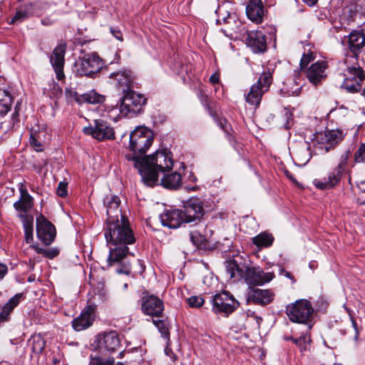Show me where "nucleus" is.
Masks as SVG:
<instances>
[{
  "mask_svg": "<svg viewBox=\"0 0 365 365\" xmlns=\"http://www.w3.org/2000/svg\"><path fill=\"white\" fill-rule=\"evenodd\" d=\"M311 341L310 335L308 334H303L297 339H293V342L299 347L300 352L304 354L309 350V343Z\"/></svg>",
  "mask_w": 365,
  "mask_h": 365,
  "instance_id": "37",
  "label": "nucleus"
},
{
  "mask_svg": "<svg viewBox=\"0 0 365 365\" xmlns=\"http://www.w3.org/2000/svg\"><path fill=\"white\" fill-rule=\"evenodd\" d=\"M199 237H200V235H198L197 234H195V233H190V240L192 242V243L195 245H198V240H196L197 238H198Z\"/></svg>",
  "mask_w": 365,
  "mask_h": 365,
  "instance_id": "56",
  "label": "nucleus"
},
{
  "mask_svg": "<svg viewBox=\"0 0 365 365\" xmlns=\"http://www.w3.org/2000/svg\"><path fill=\"white\" fill-rule=\"evenodd\" d=\"M8 272V267L6 264L0 262V280H1Z\"/></svg>",
  "mask_w": 365,
  "mask_h": 365,
  "instance_id": "53",
  "label": "nucleus"
},
{
  "mask_svg": "<svg viewBox=\"0 0 365 365\" xmlns=\"http://www.w3.org/2000/svg\"><path fill=\"white\" fill-rule=\"evenodd\" d=\"M284 339L285 340H292L293 341V339H295L290 336V337H285Z\"/></svg>",
  "mask_w": 365,
  "mask_h": 365,
  "instance_id": "64",
  "label": "nucleus"
},
{
  "mask_svg": "<svg viewBox=\"0 0 365 365\" xmlns=\"http://www.w3.org/2000/svg\"><path fill=\"white\" fill-rule=\"evenodd\" d=\"M274 241V237L272 234L266 232H261L252 238L253 243L258 247H270Z\"/></svg>",
  "mask_w": 365,
  "mask_h": 365,
  "instance_id": "33",
  "label": "nucleus"
},
{
  "mask_svg": "<svg viewBox=\"0 0 365 365\" xmlns=\"http://www.w3.org/2000/svg\"><path fill=\"white\" fill-rule=\"evenodd\" d=\"M346 311H347V312L349 314V316L350 317V320L351 322L352 327H353V328L354 329V331H355L354 340L357 341L358 339H359V329H358V327H357L356 322V320L354 319V318L353 317L352 312L350 309H346Z\"/></svg>",
  "mask_w": 365,
  "mask_h": 365,
  "instance_id": "49",
  "label": "nucleus"
},
{
  "mask_svg": "<svg viewBox=\"0 0 365 365\" xmlns=\"http://www.w3.org/2000/svg\"><path fill=\"white\" fill-rule=\"evenodd\" d=\"M272 83V73L269 69L264 70L259 78L256 84L260 86L261 88L266 91H268Z\"/></svg>",
  "mask_w": 365,
  "mask_h": 365,
  "instance_id": "35",
  "label": "nucleus"
},
{
  "mask_svg": "<svg viewBox=\"0 0 365 365\" xmlns=\"http://www.w3.org/2000/svg\"><path fill=\"white\" fill-rule=\"evenodd\" d=\"M142 309L147 315L160 317L163 311V302L155 296H150L143 301Z\"/></svg>",
  "mask_w": 365,
  "mask_h": 365,
  "instance_id": "22",
  "label": "nucleus"
},
{
  "mask_svg": "<svg viewBox=\"0 0 365 365\" xmlns=\"http://www.w3.org/2000/svg\"><path fill=\"white\" fill-rule=\"evenodd\" d=\"M284 116L285 122L283 123V126L288 129L290 128V120L292 119V113L287 108L284 109Z\"/></svg>",
  "mask_w": 365,
  "mask_h": 365,
  "instance_id": "51",
  "label": "nucleus"
},
{
  "mask_svg": "<svg viewBox=\"0 0 365 365\" xmlns=\"http://www.w3.org/2000/svg\"><path fill=\"white\" fill-rule=\"evenodd\" d=\"M38 238L46 245H49L56 237V228L42 214L36 217Z\"/></svg>",
  "mask_w": 365,
  "mask_h": 365,
  "instance_id": "11",
  "label": "nucleus"
},
{
  "mask_svg": "<svg viewBox=\"0 0 365 365\" xmlns=\"http://www.w3.org/2000/svg\"><path fill=\"white\" fill-rule=\"evenodd\" d=\"M57 195L61 197L67 195V183L60 182L57 187Z\"/></svg>",
  "mask_w": 365,
  "mask_h": 365,
  "instance_id": "50",
  "label": "nucleus"
},
{
  "mask_svg": "<svg viewBox=\"0 0 365 365\" xmlns=\"http://www.w3.org/2000/svg\"><path fill=\"white\" fill-rule=\"evenodd\" d=\"M226 272L230 280L233 282L244 279L251 286H261L269 282L274 277L272 272H265L259 267H248L240 259H233L226 262Z\"/></svg>",
  "mask_w": 365,
  "mask_h": 365,
  "instance_id": "3",
  "label": "nucleus"
},
{
  "mask_svg": "<svg viewBox=\"0 0 365 365\" xmlns=\"http://www.w3.org/2000/svg\"><path fill=\"white\" fill-rule=\"evenodd\" d=\"M354 161L356 163H365V143H362L355 152Z\"/></svg>",
  "mask_w": 365,
  "mask_h": 365,
  "instance_id": "44",
  "label": "nucleus"
},
{
  "mask_svg": "<svg viewBox=\"0 0 365 365\" xmlns=\"http://www.w3.org/2000/svg\"><path fill=\"white\" fill-rule=\"evenodd\" d=\"M41 21L43 25H49L51 24V22H48L46 19H42Z\"/></svg>",
  "mask_w": 365,
  "mask_h": 365,
  "instance_id": "63",
  "label": "nucleus"
},
{
  "mask_svg": "<svg viewBox=\"0 0 365 365\" xmlns=\"http://www.w3.org/2000/svg\"><path fill=\"white\" fill-rule=\"evenodd\" d=\"M227 4H222L219 6L217 10V14H218V19H217V23L221 24L222 22L229 24L232 21H235L236 19V15L235 12L227 11Z\"/></svg>",
  "mask_w": 365,
  "mask_h": 365,
  "instance_id": "32",
  "label": "nucleus"
},
{
  "mask_svg": "<svg viewBox=\"0 0 365 365\" xmlns=\"http://www.w3.org/2000/svg\"><path fill=\"white\" fill-rule=\"evenodd\" d=\"M19 217L23 222L24 231L33 230V217L31 215L19 213Z\"/></svg>",
  "mask_w": 365,
  "mask_h": 365,
  "instance_id": "42",
  "label": "nucleus"
},
{
  "mask_svg": "<svg viewBox=\"0 0 365 365\" xmlns=\"http://www.w3.org/2000/svg\"><path fill=\"white\" fill-rule=\"evenodd\" d=\"M350 52L357 53L365 45V37L361 32L352 31L349 36Z\"/></svg>",
  "mask_w": 365,
  "mask_h": 365,
  "instance_id": "30",
  "label": "nucleus"
},
{
  "mask_svg": "<svg viewBox=\"0 0 365 365\" xmlns=\"http://www.w3.org/2000/svg\"><path fill=\"white\" fill-rule=\"evenodd\" d=\"M66 53V46L59 44L53 51L50 58L51 63L54 69L58 80H63L65 77L63 73L64 56Z\"/></svg>",
  "mask_w": 365,
  "mask_h": 365,
  "instance_id": "17",
  "label": "nucleus"
},
{
  "mask_svg": "<svg viewBox=\"0 0 365 365\" xmlns=\"http://www.w3.org/2000/svg\"><path fill=\"white\" fill-rule=\"evenodd\" d=\"M104 235L109 247V255L107 258L108 266L120 264L116 269L118 274L128 275L131 272L130 264L125 262L128 252V245L135 242V237L130 229L128 221L125 217L120 220L112 221L107 223L105 227Z\"/></svg>",
  "mask_w": 365,
  "mask_h": 365,
  "instance_id": "1",
  "label": "nucleus"
},
{
  "mask_svg": "<svg viewBox=\"0 0 365 365\" xmlns=\"http://www.w3.org/2000/svg\"><path fill=\"white\" fill-rule=\"evenodd\" d=\"M82 98L83 101L92 104L102 103L104 101V96L97 93L94 91L83 94Z\"/></svg>",
  "mask_w": 365,
  "mask_h": 365,
  "instance_id": "38",
  "label": "nucleus"
},
{
  "mask_svg": "<svg viewBox=\"0 0 365 365\" xmlns=\"http://www.w3.org/2000/svg\"><path fill=\"white\" fill-rule=\"evenodd\" d=\"M31 247L36 250L37 253L42 254L43 256L49 259H53L59 254V251L56 248L43 249L34 245H32Z\"/></svg>",
  "mask_w": 365,
  "mask_h": 365,
  "instance_id": "40",
  "label": "nucleus"
},
{
  "mask_svg": "<svg viewBox=\"0 0 365 365\" xmlns=\"http://www.w3.org/2000/svg\"><path fill=\"white\" fill-rule=\"evenodd\" d=\"M89 365H115L113 358L103 359L100 357H91Z\"/></svg>",
  "mask_w": 365,
  "mask_h": 365,
  "instance_id": "43",
  "label": "nucleus"
},
{
  "mask_svg": "<svg viewBox=\"0 0 365 365\" xmlns=\"http://www.w3.org/2000/svg\"><path fill=\"white\" fill-rule=\"evenodd\" d=\"M349 157H350V151L349 150L345 151L341 155L339 165L336 168L338 169L339 171L343 172L345 169V167L347 164V160Z\"/></svg>",
  "mask_w": 365,
  "mask_h": 365,
  "instance_id": "46",
  "label": "nucleus"
},
{
  "mask_svg": "<svg viewBox=\"0 0 365 365\" xmlns=\"http://www.w3.org/2000/svg\"><path fill=\"white\" fill-rule=\"evenodd\" d=\"M153 141L150 130L139 127L130 134L128 148L133 153L127 155L138 156V154L145 153Z\"/></svg>",
  "mask_w": 365,
  "mask_h": 365,
  "instance_id": "7",
  "label": "nucleus"
},
{
  "mask_svg": "<svg viewBox=\"0 0 365 365\" xmlns=\"http://www.w3.org/2000/svg\"><path fill=\"white\" fill-rule=\"evenodd\" d=\"M187 301L189 306L192 308H199L202 306L205 302L203 298L200 296H192L189 297Z\"/></svg>",
  "mask_w": 365,
  "mask_h": 365,
  "instance_id": "45",
  "label": "nucleus"
},
{
  "mask_svg": "<svg viewBox=\"0 0 365 365\" xmlns=\"http://www.w3.org/2000/svg\"><path fill=\"white\" fill-rule=\"evenodd\" d=\"M128 160L133 162L141 176L142 181L148 186L153 187L158 180V173L170 171L173 166V156L167 150L157 151L144 158L125 155Z\"/></svg>",
  "mask_w": 365,
  "mask_h": 365,
  "instance_id": "2",
  "label": "nucleus"
},
{
  "mask_svg": "<svg viewBox=\"0 0 365 365\" xmlns=\"http://www.w3.org/2000/svg\"><path fill=\"white\" fill-rule=\"evenodd\" d=\"M341 173L342 172L335 168L333 171L329 173L327 178H324L322 180L315 179L313 183L316 187L320 190L331 188L339 181Z\"/></svg>",
  "mask_w": 365,
  "mask_h": 365,
  "instance_id": "27",
  "label": "nucleus"
},
{
  "mask_svg": "<svg viewBox=\"0 0 365 365\" xmlns=\"http://www.w3.org/2000/svg\"><path fill=\"white\" fill-rule=\"evenodd\" d=\"M30 341L32 351L35 354L41 353L45 348L46 341L40 334L33 336Z\"/></svg>",
  "mask_w": 365,
  "mask_h": 365,
  "instance_id": "36",
  "label": "nucleus"
},
{
  "mask_svg": "<svg viewBox=\"0 0 365 365\" xmlns=\"http://www.w3.org/2000/svg\"><path fill=\"white\" fill-rule=\"evenodd\" d=\"M20 198L14 203L15 210L20 213L26 214L33 207V197L29 195L26 187L21 185L19 187Z\"/></svg>",
  "mask_w": 365,
  "mask_h": 365,
  "instance_id": "26",
  "label": "nucleus"
},
{
  "mask_svg": "<svg viewBox=\"0 0 365 365\" xmlns=\"http://www.w3.org/2000/svg\"><path fill=\"white\" fill-rule=\"evenodd\" d=\"M238 305V302L226 291L215 294L212 299V310L215 313H224L228 315L233 312Z\"/></svg>",
  "mask_w": 365,
  "mask_h": 365,
  "instance_id": "10",
  "label": "nucleus"
},
{
  "mask_svg": "<svg viewBox=\"0 0 365 365\" xmlns=\"http://www.w3.org/2000/svg\"><path fill=\"white\" fill-rule=\"evenodd\" d=\"M358 187L360 190L358 197L359 202L361 204H365V179L359 182Z\"/></svg>",
  "mask_w": 365,
  "mask_h": 365,
  "instance_id": "48",
  "label": "nucleus"
},
{
  "mask_svg": "<svg viewBox=\"0 0 365 365\" xmlns=\"http://www.w3.org/2000/svg\"><path fill=\"white\" fill-rule=\"evenodd\" d=\"M104 61L96 53L78 58L74 63L73 72L77 76L94 78L103 68Z\"/></svg>",
  "mask_w": 365,
  "mask_h": 365,
  "instance_id": "6",
  "label": "nucleus"
},
{
  "mask_svg": "<svg viewBox=\"0 0 365 365\" xmlns=\"http://www.w3.org/2000/svg\"><path fill=\"white\" fill-rule=\"evenodd\" d=\"M98 338L99 346L108 351H115L120 346L118 334L114 331L100 334Z\"/></svg>",
  "mask_w": 365,
  "mask_h": 365,
  "instance_id": "23",
  "label": "nucleus"
},
{
  "mask_svg": "<svg viewBox=\"0 0 365 365\" xmlns=\"http://www.w3.org/2000/svg\"><path fill=\"white\" fill-rule=\"evenodd\" d=\"M25 239L27 243H30L33 240V230H25Z\"/></svg>",
  "mask_w": 365,
  "mask_h": 365,
  "instance_id": "55",
  "label": "nucleus"
},
{
  "mask_svg": "<svg viewBox=\"0 0 365 365\" xmlns=\"http://www.w3.org/2000/svg\"><path fill=\"white\" fill-rule=\"evenodd\" d=\"M30 143L37 152H41L43 150V145L40 140V134L32 133L30 136Z\"/></svg>",
  "mask_w": 365,
  "mask_h": 365,
  "instance_id": "41",
  "label": "nucleus"
},
{
  "mask_svg": "<svg viewBox=\"0 0 365 365\" xmlns=\"http://www.w3.org/2000/svg\"><path fill=\"white\" fill-rule=\"evenodd\" d=\"M246 297L247 303L265 306L274 300V294L269 289L250 287Z\"/></svg>",
  "mask_w": 365,
  "mask_h": 365,
  "instance_id": "14",
  "label": "nucleus"
},
{
  "mask_svg": "<svg viewBox=\"0 0 365 365\" xmlns=\"http://www.w3.org/2000/svg\"><path fill=\"white\" fill-rule=\"evenodd\" d=\"M188 179L191 182H195L197 180V178L193 174H190Z\"/></svg>",
  "mask_w": 365,
  "mask_h": 365,
  "instance_id": "61",
  "label": "nucleus"
},
{
  "mask_svg": "<svg viewBox=\"0 0 365 365\" xmlns=\"http://www.w3.org/2000/svg\"><path fill=\"white\" fill-rule=\"evenodd\" d=\"M315 58V56L313 52H309L307 53H304L301 60H300V66L301 68H304L307 66L312 61H313Z\"/></svg>",
  "mask_w": 365,
  "mask_h": 365,
  "instance_id": "47",
  "label": "nucleus"
},
{
  "mask_svg": "<svg viewBox=\"0 0 365 365\" xmlns=\"http://www.w3.org/2000/svg\"><path fill=\"white\" fill-rule=\"evenodd\" d=\"M165 353L166 355L170 356V353H172V351L168 346H166L165 349Z\"/></svg>",
  "mask_w": 365,
  "mask_h": 365,
  "instance_id": "62",
  "label": "nucleus"
},
{
  "mask_svg": "<svg viewBox=\"0 0 365 365\" xmlns=\"http://www.w3.org/2000/svg\"><path fill=\"white\" fill-rule=\"evenodd\" d=\"M145 103L146 98L142 94L128 90L123 94L120 110L125 115H135L142 111Z\"/></svg>",
  "mask_w": 365,
  "mask_h": 365,
  "instance_id": "8",
  "label": "nucleus"
},
{
  "mask_svg": "<svg viewBox=\"0 0 365 365\" xmlns=\"http://www.w3.org/2000/svg\"><path fill=\"white\" fill-rule=\"evenodd\" d=\"M210 81L212 83V84H215L217 83H218L219 81V76L217 74H212L210 78Z\"/></svg>",
  "mask_w": 365,
  "mask_h": 365,
  "instance_id": "57",
  "label": "nucleus"
},
{
  "mask_svg": "<svg viewBox=\"0 0 365 365\" xmlns=\"http://www.w3.org/2000/svg\"><path fill=\"white\" fill-rule=\"evenodd\" d=\"M306 4L309 6H314L319 0H302Z\"/></svg>",
  "mask_w": 365,
  "mask_h": 365,
  "instance_id": "58",
  "label": "nucleus"
},
{
  "mask_svg": "<svg viewBox=\"0 0 365 365\" xmlns=\"http://www.w3.org/2000/svg\"><path fill=\"white\" fill-rule=\"evenodd\" d=\"M302 89V86H299V84H296L295 88H292L291 90H287L284 91L287 93L288 96H298Z\"/></svg>",
  "mask_w": 365,
  "mask_h": 365,
  "instance_id": "52",
  "label": "nucleus"
},
{
  "mask_svg": "<svg viewBox=\"0 0 365 365\" xmlns=\"http://www.w3.org/2000/svg\"><path fill=\"white\" fill-rule=\"evenodd\" d=\"M247 17L256 23H261L264 16V6L262 0H250L246 6Z\"/></svg>",
  "mask_w": 365,
  "mask_h": 365,
  "instance_id": "24",
  "label": "nucleus"
},
{
  "mask_svg": "<svg viewBox=\"0 0 365 365\" xmlns=\"http://www.w3.org/2000/svg\"><path fill=\"white\" fill-rule=\"evenodd\" d=\"M111 34L115 36V38L120 41H123V34L121 31L118 29L110 28Z\"/></svg>",
  "mask_w": 365,
  "mask_h": 365,
  "instance_id": "54",
  "label": "nucleus"
},
{
  "mask_svg": "<svg viewBox=\"0 0 365 365\" xmlns=\"http://www.w3.org/2000/svg\"><path fill=\"white\" fill-rule=\"evenodd\" d=\"M153 322L161 333L162 336L168 339L170 336L168 322L166 320L162 319H153Z\"/></svg>",
  "mask_w": 365,
  "mask_h": 365,
  "instance_id": "39",
  "label": "nucleus"
},
{
  "mask_svg": "<svg viewBox=\"0 0 365 365\" xmlns=\"http://www.w3.org/2000/svg\"><path fill=\"white\" fill-rule=\"evenodd\" d=\"M37 14L34 9V5L29 4L26 5L24 8L18 10L11 19V24L19 23L28 19L30 16Z\"/></svg>",
  "mask_w": 365,
  "mask_h": 365,
  "instance_id": "31",
  "label": "nucleus"
},
{
  "mask_svg": "<svg viewBox=\"0 0 365 365\" xmlns=\"http://www.w3.org/2000/svg\"><path fill=\"white\" fill-rule=\"evenodd\" d=\"M314 309L311 303L306 299L297 300L286 307V314L289 319L296 323L307 324V330L312 327L311 323Z\"/></svg>",
  "mask_w": 365,
  "mask_h": 365,
  "instance_id": "5",
  "label": "nucleus"
},
{
  "mask_svg": "<svg viewBox=\"0 0 365 365\" xmlns=\"http://www.w3.org/2000/svg\"><path fill=\"white\" fill-rule=\"evenodd\" d=\"M95 126H89L83 128L84 133L91 135L93 138L98 140L113 139L114 138V131L113 128L101 119L95 120Z\"/></svg>",
  "mask_w": 365,
  "mask_h": 365,
  "instance_id": "12",
  "label": "nucleus"
},
{
  "mask_svg": "<svg viewBox=\"0 0 365 365\" xmlns=\"http://www.w3.org/2000/svg\"><path fill=\"white\" fill-rule=\"evenodd\" d=\"M160 221L163 226L171 229L178 228L182 222H184L181 210H165L160 215Z\"/></svg>",
  "mask_w": 365,
  "mask_h": 365,
  "instance_id": "21",
  "label": "nucleus"
},
{
  "mask_svg": "<svg viewBox=\"0 0 365 365\" xmlns=\"http://www.w3.org/2000/svg\"><path fill=\"white\" fill-rule=\"evenodd\" d=\"M25 299L23 293H17L11 297L1 308L0 312V324L8 322L12 311Z\"/></svg>",
  "mask_w": 365,
  "mask_h": 365,
  "instance_id": "25",
  "label": "nucleus"
},
{
  "mask_svg": "<svg viewBox=\"0 0 365 365\" xmlns=\"http://www.w3.org/2000/svg\"><path fill=\"white\" fill-rule=\"evenodd\" d=\"M184 222L190 223L199 221L204 215L202 202L199 199L190 200L181 210Z\"/></svg>",
  "mask_w": 365,
  "mask_h": 365,
  "instance_id": "13",
  "label": "nucleus"
},
{
  "mask_svg": "<svg viewBox=\"0 0 365 365\" xmlns=\"http://www.w3.org/2000/svg\"><path fill=\"white\" fill-rule=\"evenodd\" d=\"M12 98L9 93L0 90V115H5L11 108Z\"/></svg>",
  "mask_w": 365,
  "mask_h": 365,
  "instance_id": "34",
  "label": "nucleus"
},
{
  "mask_svg": "<svg viewBox=\"0 0 365 365\" xmlns=\"http://www.w3.org/2000/svg\"><path fill=\"white\" fill-rule=\"evenodd\" d=\"M285 175H286V176H287V177L290 180H292V182H297V181H296L295 178L293 177V175L291 174V173H290V172H289V171L286 170V171H285Z\"/></svg>",
  "mask_w": 365,
  "mask_h": 365,
  "instance_id": "59",
  "label": "nucleus"
},
{
  "mask_svg": "<svg viewBox=\"0 0 365 365\" xmlns=\"http://www.w3.org/2000/svg\"><path fill=\"white\" fill-rule=\"evenodd\" d=\"M109 78L113 79L116 86L121 88L123 93L130 90L133 76L130 71L123 69L117 72H113L109 75Z\"/></svg>",
  "mask_w": 365,
  "mask_h": 365,
  "instance_id": "20",
  "label": "nucleus"
},
{
  "mask_svg": "<svg viewBox=\"0 0 365 365\" xmlns=\"http://www.w3.org/2000/svg\"><path fill=\"white\" fill-rule=\"evenodd\" d=\"M120 200L118 197L115 195H107L103 200V207L106 209L107 219L106 224L119 220V217H125L121 214L119 208Z\"/></svg>",
  "mask_w": 365,
  "mask_h": 365,
  "instance_id": "15",
  "label": "nucleus"
},
{
  "mask_svg": "<svg viewBox=\"0 0 365 365\" xmlns=\"http://www.w3.org/2000/svg\"><path fill=\"white\" fill-rule=\"evenodd\" d=\"M343 71L344 81L341 87L349 93H356L361 90L365 74L358 63L357 53H349L340 63Z\"/></svg>",
  "mask_w": 365,
  "mask_h": 365,
  "instance_id": "4",
  "label": "nucleus"
},
{
  "mask_svg": "<svg viewBox=\"0 0 365 365\" xmlns=\"http://www.w3.org/2000/svg\"><path fill=\"white\" fill-rule=\"evenodd\" d=\"M96 307L93 305L86 306L81 312V314L72 322L73 328L80 331L84 330L93 324L95 317Z\"/></svg>",
  "mask_w": 365,
  "mask_h": 365,
  "instance_id": "16",
  "label": "nucleus"
},
{
  "mask_svg": "<svg viewBox=\"0 0 365 365\" xmlns=\"http://www.w3.org/2000/svg\"><path fill=\"white\" fill-rule=\"evenodd\" d=\"M161 185L170 190H176L182 185L181 175L178 172L165 174L161 179Z\"/></svg>",
  "mask_w": 365,
  "mask_h": 365,
  "instance_id": "29",
  "label": "nucleus"
},
{
  "mask_svg": "<svg viewBox=\"0 0 365 365\" xmlns=\"http://www.w3.org/2000/svg\"><path fill=\"white\" fill-rule=\"evenodd\" d=\"M246 43L254 52H262L266 49L265 36L261 31H251L246 34Z\"/></svg>",
  "mask_w": 365,
  "mask_h": 365,
  "instance_id": "19",
  "label": "nucleus"
},
{
  "mask_svg": "<svg viewBox=\"0 0 365 365\" xmlns=\"http://www.w3.org/2000/svg\"><path fill=\"white\" fill-rule=\"evenodd\" d=\"M265 92L266 91L261 88L260 86L256 83L252 85L250 91L245 95L246 102L252 106L258 107Z\"/></svg>",
  "mask_w": 365,
  "mask_h": 365,
  "instance_id": "28",
  "label": "nucleus"
},
{
  "mask_svg": "<svg viewBox=\"0 0 365 365\" xmlns=\"http://www.w3.org/2000/svg\"><path fill=\"white\" fill-rule=\"evenodd\" d=\"M19 103H17V104H16V107H15V110H14V114H13V118H16L19 115V113H18V112H19V111H18V110H19Z\"/></svg>",
  "mask_w": 365,
  "mask_h": 365,
  "instance_id": "60",
  "label": "nucleus"
},
{
  "mask_svg": "<svg viewBox=\"0 0 365 365\" xmlns=\"http://www.w3.org/2000/svg\"><path fill=\"white\" fill-rule=\"evenodd\" d=\"M343 139V133L339 130H325L315 135L316 149L324 153L333 149Z\"/></svg>",
  "mask_w": 365,
  "mask_h": 365,
  "instance_id": "9",
  "label": "nucleus"
},
{
  "mask_svg": "<svg viewBox=\"0 0 365 365\" xmlns=\"http://www.w3.org/2000/svg\"><path fill=\"white\" fill-rule=\"evenodd\" d=\"M327 63L319 61L307 68L306 75L309 81L314 86L320 84L327 78Z\"/></svg>",
  "mask_w": 365,
  "mask_h": 365,
  "instance_id": "18",
  "label": "nucleus"
}]
</instances>
